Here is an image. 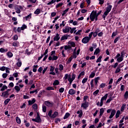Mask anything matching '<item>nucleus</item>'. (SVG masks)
Masks as SVG:
<instances>
[{"label":"nucleus","instance_id":"nucleus-1","mask_svg":"<svg viewBox=\"0 0 128 128\" xmlns=\"http://www.w3.org/2000/svg\"><path fill=\"white\" fill-rule=\"evenodd\" d=\"M64 80H66L65 82H66V80H68L70 84H72V82H74V79L76 78V74H72V76L71 75L66 74L64 75Z\"/></svg>","mask_w":128,"mask_h":128},{"label":"nucleus","instance_id":"nucleus-2","mask_svg":"<svg viewBox=\"0 0 128 128\" xmlns=\"http://www.w3.org/2000/svg\"><path fill=\"white\" fill-rule=\"evenodd\" d=\"M112 6L110 4L106 8V10L104 12V14L102 15V18L104 20H106V16L108 14V13L110 12L112 10Z\"/></svg>","mask_w":128,"mask_h":128},{"label":"nucleus","instance_id":"nucleus-3","mask_svg":"<svg viewBox=\"0 0 128 128\" xmlns=\"http://www.w3.org/2000/svg\"><path fill=\"white\" fill-rule=\"evenodd\" d=\"M90 20L92 22H94V20H98V16H96V11L93 10L90 14Z\"/></svg>","mask_w":128,"mask_h":128},{"label":"nucleus","instance_id":"nucleus-4","mask_svg":"<svg viewBox=\"0 0 128 128\" xmlns=\"http://www.w3.org/2000/svg\"><path fill=\"white\" fill-rule=\"evenodd\" d=\"M114 58L117 59V62H122L124 60V58L122 56H120V54H118L116 56H115Z\"/></svg>","mask_w":128,"mask_h":128},{"label":"nucleus","instance_id":"nucleus-5","mask_svg":"<svg viewBox=\"0 0 128 128\" xmlns=\"http://www.w3.org/2000/svg\"><path fill=\"white\" fill-rule=\"evenodd\" d=\"M108 94H106L100 100V106H102V104H104V100H106V98H108Z\"/></svg>","mask_w":128,"mask_h":128},{"label":"nucleus","instance_id":"nucleus-6","mask_svg":"<svg viewBox=\"0 0 128 128\" xmlns=\"http://www.w3.org/2000/svg\"><path fill=\"white\" fill-rule=\"evenodd\" d=\"M81 108H82L84 110H86L88 108V102L85 101L82 104Z\"/></svg>","mask_w":128,"mask_h":128},{"label":"nucleus","instance_id":"nucleus-7","mask_svg":"<svg viewBox=\"0 0 128 128\" xmlns=\"http://www.w3.org/2000/svg\"><path fill=\"white\" fill-rule=\"evenodd\" d=\"M70 27L68 26H65L64 28L62 30V32L64 34H68V32H70Z\"/></svg>","mask_w":128,"mask_h":128},{"label":"nucleus","instance_id":"nucleus-8","mask_svg":"<svg viewBox=\"0 0 128 128\" xmlns=\"http://www.w3.org/2000/svg\"><path fill=\"white\" fill-rule=\"evenodd\" d=\"M90 38H88V36H86L85 38H83L82 40V42L83 44H88L90 40Z\"/></svg>","mask_w":128,"mask_h":128},{"label":"nucleus","instance_id":"nucleus-9","mask_svg":"<svg viewBox=\"0 0 128 128\" xmlns=\"http://www.w3.org/2000/svg\"><path fill=\"white\" fill-rule=\"evenodd\" d=\"M54 68L52 66H50V74H52V76H56V72H54Z\"/></svg>","mask_w":128,"mask_h":128},{"label":"nucleus","instance_id":"nucleus-10","mask_svg":"<svg viewBox=\"0 0 128 128\" xmlns=\"http://www.w3.org/2000/svg\"><path fill=\"white\" fill-rule=\"evenodd\" d=\"M12 46H14V48H18L20 46V42L18 41H15L12 44Z\"/></svg>","mask_w":128,"mask_h":128},{"label":"nucleus","instance_id":"nucleus-11","mask_svg":"<svg viewBox=\"0 0 128 128\" xmlns=\"http://www.w3.org/2000/svg\"><path fill=\"white\" fill-rule=\"evenodd\" d=\"M116 110H112L110 113V115L109 116V118H114V114H116Z\"/></svg>","mask_w":128,"mask_h":128},{"label":"nucleus","instance_id":"nucleus-12","mask_svg":"<svg viewBox=\"0 0 128 128\" xmlns=\"http://www.w3.org/2000/svg\"><path fill=\"white\" fill-rule=\"evenodd\" d=\"M76 91L74 90L71 88L68 91L69 94H71L72 96L74 94H76Z\"/></svg>","mask_w":128,"mask_h":128},{"label":"nucleus","instance_id":"nucleus-13","mask_svg":"<svg viewBox=\"0 0 128 128\" xmlns=\"http://www.w3.org/2000/svg\"><path fill=\"white\" fill-rule=\"evenodd\" d=\"M60 34H56V36H54V42H58V40H60Z\"/></svg>","mask_w":128,"mask_h":128},{"label":"nucleus","instance_id":"nucleus-14","mask_svg":"<svg viewBox=\"0 0 128 128\" xmlns=\"http://www.w3.org/2000/svg\"><path fill=\"white\" fill-rule=\"evenodd\" d=\"M32 18V14H28V16L24 17V20H28Z\"/></svg>","mask_w":128,"mask_h":128},{"label":"nucleus","instance_id":"nucleus-15","mask_svg":"<svg viewBox=\"0 0 128 128\" xmlns=\"http://www.w3.org/2000/svg\"><path fill=\"white\" fill-rule=\"evenodd\" d=\"M120 56H122V58H124V56H126V58H128V54H126V52L124 51H122L120 52Z\"/></svg>","mask_w":128,"mask_h":128},{"label":"nucleus","instance_id":"nucleus-16","mask_svg":"<svg viewBox=\"0 0 128 128\" xmlns=\"http://www.w3.org/2000/svg\"><path fill=\"white\" fill-rule=\"evenodd\" d=\"M2 96H4V98H8V92H4L2 93Z\"/></svg>","mask_w":128,"mask_h":128},{"label":"nucleus","instance_id":"nucleus-17","mask_svg":"<svg viewBox=\"0 0 128 128\" xmlns=\"http://www.w3.org/2000/svg\"><path fill=\"white\" fill-rule=\"evenodd\" d=\"M28 102L29 106H32V104H33L36 102V99L33 98L32 100H28Z\"/></svg>","mask_w":128,"mask_h":128},{"label":"nucleus","instance_id":"nucleus-18","mask_svg":"<svg viewBox=\"0 0 128 128\" xmlns=\"http://www.w3.org/2000/svg\"><path fill=\"white\" fill-rule=\"evenodd\" d=\"M68 44H70L72 48H75L76 46V43L72 41H69L68 42Z\"/></svg>","mask_w":128,"mask_h":128},{"label":"nucleus","instance_id":"nucleus-19","mask_svg":"<svg viewBox=\"0 0 128 128\" xmlns=\"http://www.w3.org/2000/svg\"><path fill=\"white\" fill-rule=\"evenodd\" d=\"M45 104L47 106H49L50 107L52 106V103L48 102V101H46L45 102Z\"/></svg>","mask_w":128,"mask_h":128},{"label":"nucleus","instance_id":"nucleus-20","mask_svg":"<svg viewBox=\"0 0 128 128\" xmlns=\"http://www.w3.org/2000/svg\"><path fill=\"white\" fill-rule=\"evenodd\" d=\"M36 118L37 122H42V120L40 119V116L38 114L37 117Z\"/></svg>","mask_w":128,"mask_h":128},{"label":"nucleus","instance_id":"nucleus-21","mask_svg":"<svg viewBox=\"0 0 128 128\" xmlns=\"http://www.w3.org/2000/svg\"><path fill=\"white\" fill-rule=\"evenodd\" d=\"M100 80V77H96L94 78V82L96 86L98 85V80Z\"/></svg>","mask_w":128,"mask_h":128},{"label":"nucleus","instance_id":"nucleus-22","mask_svg":"<svg viewBox=\"0 0 128 128\" xmlns=\"http://www.w3.org/2000/svg\"><path fill=\"white\" fill-rule=\"evenodd\" d=\"M15 10H16V14H20V7L18 6L15 7Z\"/></svg>","mask_w":128,"mask_h":128},{"label":"nucleus","instance_id":"nucleus-23","mask_svg":"<svg viewBox=\"0 0 128 128\" xmlns=\"http://www.w3.org/2000/svg\"><path fill=\"white\" fill-rule=\"evenodd\" d=\"M68 38V36L64 34V36H62L61 40H67Z\"/></svg>","mask_w":128,"mask_h":128},{"label":"nucleus","instance_id":"nucleus-24","mask_svg":"<svg viewBox=\"0 0 128 128\" xmlns=\"http://www.w3.org/2000/svg\"><path fill=\"white\" fill-rule=\"evenodd\" d=\"M16 122H17V124H20L22 121L20 120V118L18 116L16 117Z\"/></svg>","mask_w":128,"mask_h":128},{"label":"nucleus","instance_id":"nucleus-25","mask_svg":"<svg viewBox=\"0 0 128 128\" xmlns=\"http://www.w3.org/2000/svg\"><path fill=\"white\" fill-rule=\"evenodd\" d=\"M7 56H8V58H12L14 54H12V52H8L7 53Z\"/></svg>","mask_w":128,"mask_h":128},{"label":"nucleus","instance_id":"nucleus-26","mask_svg":"<svg viewBox=\"0 0 128 128\" xmlns=\"http://www.w3.org/2000/svg\"><path fill=\"white\" fill-rule=\"evenodd\" d=\"M95 76H96V72H91V74L89 76V78H94Z\"/></svg>","mask_w":128,"mask_h":128},{"label":"nucleus","instance_id":"nucleus-27","mask_svg":"<svg viewBox=\"0 0 128 128\" xmlns=\"http://www.w3.org/2000/svg\"><path fill=\"white\" fill-rule=\"evenodd\" d=\"M77 114H79L78 115L79 118H82V110H78L77 112Z\"/></svg>","mask_w":128,"mask_h":128},{"label":"nucleus","instance_id":"nucleus-28","mask_svg":"<svg viewBox=\"0 0 128 128\" xmlns=\"http://www.w3.org/2000/svg\"><path fill=\"white\" fill-rule=\"evenodd\" d=\"M62 4H64L62 2L58 3L56 6V8H60V6H62Z\"/></svg>","mask_w":128,"mask_h":128},{"label":"nucleus","instance_id":"nucleus-29","mask_svg":"<svg viewBox=\"0 0 128 128\" xmlns=\"http://www.w3.org/2000/svg\"><path fill=\"white\" fill-rule=\"evenodd\" d=\"M14 88L17 92H18L20 90V87L18 86H15Z\"/></svg>","mask_w":128,"mask_h":128},{"label":"nucleus","instance_id":"nucleus-30","mask_svg":"<svg viewBox=\"0 0 128 128\" xmlns=\"http://www.w3.org/2000/svg\"><path fill=\"white\" fill-rule=\"evenodd\" d=\"M120 110H118L116 114V118H118L120 116Z\"/></svg>","mask_w":128,"mask_h":128},{"label":"nucleus","instance_id":"nucleus-31","mask_svg":"<svg viewBox=\"0 0 128 128\" xmlns=\"http://www.w3.org/2000/svg\"><path fill=\"white\" fill-rule=\"evenodd\" d=\"M68 10H70L69 8H67L66 10H65L64 11H63V12L62 14V16H64L66 12H68Z\"/></svg>","mask_w":128,"mask_h":128},{"label":"nucleus","instance_id":"nucleus-32","mask_svg":"<svg viewBox=\"0 0 128 128\" xmlns=\"http://www.w3.org/2000/svg\"><path fill=\"white\" fill-rule=\"evenodd\" d=\"M98 92H100V90H97L93 92V95H94V96H98Z\"/></svg>","mask_w":128,"mask_h":128},{"label":"nucleus","instance_id":"nucleus-33","mask_svg":"<svg viewBox=\"0 0 128 128\" xmlns=\"http://www.w3.org/2000/svg\"><path fill=\"white\" fill-rule=\"evenodd\" d=\"M38 65H34L33 66V72H36V70H37V69L38 68Z\"/></svg>","mask_w":128,"mask_h":128},{"label":"nucleus","instance_id":"nucleus-34","mask_svg":"<svg viewBox=\"0 0 128 128\" xmlns=\"http://www.w3.org/2000/svg\"><path fill=\"white\" fill-rule=\"evenodd\" d=\"M58 114V112H54V114H52V118H56V116Z\"/></svg>","mask_w":128,"mask_h":128},{"label":"nucleus","instance_id":"nucleus-35","mask_svg":"<svg viewBox=\"0 0 128 128\" xmlns=\"http://www.w3.org/2000/svg\"><path fill=\"white\" fill-rule=\"evenodd\" d=\"M102 56H100L97 59L96 62H102Z\"/></svg>","mask_w":128,"mask_h":128},{"label":"nucleus","instance_id":"nucleus-36","mask_svg":"<svg viewBox=\"0 0 128 128\" xmlns=\"http://www.w3.org/2000/svg\"><path fill=\"white\" fill-rule=\"evenodd\" d=\"M32 107L34 108V110H38V104H34Z\"/></svg>","mask_w":128,"mask_h":128},{"label":"nucleus","instance_id":"nucleus-37","mask_svg":"<svg viewBox=\"0 0 128 128\" xmlns=\"http://www.w3.org/2000/svg\"><path fill=\"white\" fill-rule=\"evenodd\" d=\"M70 114L68 112H67L65 116L64 117V120H66L70 116Z\"/></svg>","mask_w":128,"mask_h":128},{"label":"nucleus","instance_id":"nucleus-38","mask_svg":"<svg viewBox=\"0 0 128 128\" xmlns=\"http://www.w3.org/2000/svg\"><path fill=\"white\" fill-rule=\"evenodd\" d=\"M54 86H58L60 84V82L58 80H56L53 83Z\"/></svg>","mask_w":128,"mask_h":128},{"label":"nucleus","instance_id":"nucleus-39","mask_svg":"<svg viewBox=\"0 0 128 128\" xmlns=\"http://www.w3.org/2000/svg\"><path fill=\"white\" fill-rule=\"evenodd\" d=\"M104 108H102L100 109V116H102V114H104Z\"/></svg>","mask_w":128,"mask_h":128},{"label":"nucleus","instance_id":"nucleus-40","mask_svg":"<svg viewBox=\"0 0 128 128\" xmlns=\"http://www.w3.org/2000/svg\"><path fill=\"white\" fill-rule=\"evenodd\" d=\"M10 98H7L6 99L4 102V104L5 106H6V104H8V102H10Z\"/></svg>","mask_w":128,"mask_h":128},{"label":"nucleus","instance_id":"nucleus-41","mask_svg":"<svg viewBox=\"0 0 128 128\" xmlns=\"http://www.w3.org/2000/svg\"><path fill=\"white\" fill-rule=\"evenodd\" d=\"M94 80H91L90 82V84L91 86V88H94Z\"/></svg>","mask_w":128,"mask_h":128},{"label":"nucleus","instance_id":"nucleus-42","mask_svg":"<svg viewBox=\"0 0 128 128\" xmlns=\"http://www.w3.org/2000/svg\"><path fill=\"white\" fill-rule=\"evenodd\" d=\"M0 52L2 53L6 52H8V49H4V48H0Z\"/></svg>","mask_w":128,"mask_h":128},{"label":"nucleus","instance_id":"nucleus-43","mask_svg":"<svg viewBox=\"0 0 128 128\" xmlns=\"http://www.w3.org/2000/svg\"><path fill=\"white\" fill-rule=\"evenodd\" d=\"M59 70L62 72V70H64V66L62 64H59Z\"/></svg>","mask_w":128,"mask_h":128},{"label":"nucleus","instance_id":"nucleus-44","mask_svg":"<svg viewBox=\"0 0 128 128\" xmlns=\"http://www.w3.org/2000/svg\"><path fill=\"white\" fill-rule=\"evenodd\" d=\"M40 9H36V11L34 12V14H40Z\"/></svg>","mask_w":128,"mask_h":128},{"label":"nucleus","instance_id":"nucleus-45","mask_svg":"<svg viewBox=\"0 0 128 128\" xmlns=\"http://www.w3.org/2000/svg\"><path fill=\"white\" fill-rule=\"evenodd\" d=\"M76 30V28H72L71 27H70V33L72 34L74 30Z\"/></svg>","mask_w":128,"mask_h":128},{"label":"nucleus","instance_id":"nucleus-46","mask_svg":"<svg viewBox=\"0 0 128 128\" xmlns=\"http://www.w3.org/2000/svg\"><path fill=\"white\" fill-rule=\"evenodd\" d=\"M100 52V48H96V50L94 51V54H98Z\"/></svg>","mask_w":128,"mask_h":128},{"label":"nucleus","instance_id":"nucleus-47","mask_svg":"<svg viewBox=\"0 0 128 128\" xmlns=\"http://www.w3.org/2000/svg\"><path fill=\"white\" fill-rule=\"evenodd\" d=\"M42 108L43 112H46V106L44 105H42Z\"/></svg>","mask_w":128,"mask_h":128},{"label":"nucleus","instance_id":"nucleus-48","mask_svg":"<svg viewBox=\"0 0 128 128\" xmlns=\"http://www.w3.org/2000/svg\"><path fill=\"white\" fill-rule=\"evenodd\" d=\"M26 28H28V26H26V25L24 24L21 27L22 28V30H26Z\"/></svg>","mask_w":128,"mask_h":128},{"label":"nucleus","instance_id":"nucleus-49","mask_svg":"<svg viewBox=\"0 0 128 128\" xmlns=\"http://www.w3.org/2000/svg\"><path fill=\"white\" fill-rule=\"evenodd\" d=\"M7 89H8V86H4L1 88L0 90L1 92H4V90Z\"/></svg>","mask_w":128,"mask_h":128},{"label":"nucleus","instance_id":"nucleus-50","mask_svg":"<svg viewBox=\"0 0 128 128\" xmlns=\"http://www.w3.org/2000/svg\"><path fill=\"white\" fill-rule=\"evenodd\" d=\"M120 72V67H118L115 71V74H118Z\"/></svg>","mask_w":128,"mask_h":128},{"label":"nucleus","instance_id":"nucleus-51","mask_svg":"<svg viewBox=\"0 0 128 128\" xmlns=\"http://www.w3.org/2000/svg\"><path fill=\"white\" fill-rule=\"evenodd\" d=\"M126 108V104H123L121 107V112H124V108Z\"/></svg>","mask_w":128,"mask_h":128},{"label":"nucleus","instance_id":"nucleus-52","mask_svg":"<svg viewBox=\"0 0 128 128\" xmlns=\"http://www.w3.org/2000/svg\"><path fill=\"white\" fill-rule=\"evenodd\" d=\"M58 58V56H56L54 55L52 56V60H56Z\"/></svg>","mask_w":128,"mask_h":128},{"label":"nucleus","instance_id":"nucleus-53","mask_svg":"<svg viewBox=\"0 0 128 128\" xmlns=\"http://www.w3.org/2000/svg\"><path fill=\"white\" fill-rule=\"evenodd\" d=\"M124 98L128 99V91L126 92L124 94Z\"/></svg>","mask_w":128,"mask_h":128},{"label":"nucleus","instance_id":"nucleus-54","mask_svg":"<svg viewBox=\"0 0 128 128\" xmlns=\"http://www.w3.org/2000/svg\"><path fill=\"white\" fill-rule=\"evenodd\" d=\"M88 82V78H84L82 80V84H84Z\"/></svg>","mask_w":128,"mask_h":128},{"label":"nucleus","instance_id":"nucleus-55","mask_svg":"<svg viewBox=\"0 0 128 128\" xmlns=\"http://www.w3.org/2000/svg\"><path fill=\"white\" fill-rule=\"evenodd\" d=\"M8 74L6 73H4L2 74V76L3 78H6V77L8 76Z\"/></svg>","mask_w":128,"mask_h":128},{"label":"nucleus","instance_id":"nucleus-56","mask_svg":"<svg viewBox=\"0 0 128 128\" xmlns=\"http://www.w3.org/2000/svg\"><path fill=\"white\" fill-rule=\"evenodd\" d=\"M52 110H50L48 113V116H50V118L52 116Z\"/></svg>","mask_w":128,"mask_h":128},{"label":"nucleus","instance_id":"nucleus-57","mask_svg":"<svg viewBox=\"0 0 128 128\" xmlns=\"http://www.w3.org/2000/svg\"><path fill=\"white\" fill-rule=\"evenodd\" d=\"M66 26V22L64 21H62V24H60V26Z\"/></svg>","mask_w":128,"mask_h":128},{"label":"nucleus","instance_id":"nucleus-58","mask_svg":"<svg viewBox=\"0 0 128 128\" xmlns=\"http://www.w3.org/2000/svg\"><path fill=\"white\" fill-rule=\"evenodd\" d=\"M120 40V37H117L116 38V39L114 40V44H116V42H118Z\"/></svg>","mask_w":128,"mask_h":128},{"label":"nucleus","instance_id":"nucleus-59","mask_svg":"<svg viewBox=\"0 0 128 128\" xmlns=\"http://www.w3.org/2000/svg\"><path fill=\"white\" fill-rule=\"evenodd\" d=\"M25 54L28 56H30V52H28V49H26L25 50Z\"/></svg>","mask_w":128,"mask_h":128},{"label":"nucleus","instance_id":"nucleus-60","mask_svg":"<svg viewBox=\"0 0 128 128\" xmlns=\"http://www.w3.org/2000/svg\"><path fill=\"white\" fill-rule=\"evenodd\" d=\"M98 36H104V32H99L98 34Z\"/></svg>","mask_w":128,"mask_h":128},{"label":"nucleus","instance_id":"nucleus-61","mask_svg":"<svg viewBox=\"0 0 128 128\" xmlns=\"http://www.w3.org/2000/svg\"><path fill=\"white\" fill-rule=\"evenodd\" d=\"M6 66H3L0 68V70H2V72H4V70H6Z\"/></svg>","mask_w":128,"mask_h":128},{"label":"nucleus","instance_id":"nucleus-62","mask_svg":"<svg viewBox=\"0 0 128 128\" xmlns=\"http://www.w3.org/2000/svg\"><path fill=\"white\" fill-rule=\"evenodd\" d=\"M104 86H106V84H104V83H102L100 85V88H104Z\"/></svg>","mask_w":128,"mask_h":128},{"label":"nucleus","instance_id":"nucleus-63","mask_svg":"<svg viewBox=\"0 0 128 128\" xmlns=\"http://www.w3.org/2000/svg\"><path fill=\"white\" fill-rule=\"evenodd\" d=\"M16 64H17L18 66H19V67L22 66V62H20V61L18 62H17Z\"/></svg>","mask_w":128,"mask_h":128},{"label":"nucleus","instance_id":"nucleus-64","mask_svg":"<svg viewBox=\"0 0 128 128\" xmlns=\"http://www.w3.org/2000/svg\"><path fill=\"white\" fill-rule=\"evenodd\" d=\"M59 92H64V88H60V89L59 90Z\"/></svg>","mask_w":128,"mask_h":128}]
</instances>
